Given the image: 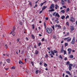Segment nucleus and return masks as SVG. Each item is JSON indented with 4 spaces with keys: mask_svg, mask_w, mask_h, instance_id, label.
Masks as SVG:
<instances>
[{
    "mask_svg": "<svg viewBox=\"0 0 77 77\" xmlns=\"http://www.w3.org/2000/svg\"><path fill=\"white\" fill-rule=\"evenodd\" d=\"M46 30L47 33H48L49 34H50L52 32L53 30L51 28H47L46 29Z\"/></svg>",
    "mask_w": 77,
    "mask_h": 77,
    "instance_id": "f257e3e1",
    "label": "nucleus"
},
{
    "mask_svg": "<svg viewBox=\"0 0 77 77\" xmlns=\"http://www.w3.org/2000/svg\"><path fill=\"white\" fill-rule=\"evenodd\" d=\"M53 16H55V17H58L59 18L60 17V15L58 13H57L56 12H54V13H53Z\"/></svg>",
    "mask_w": 77,
    "mask_h": 77,
    "instance_id": "f03ea898",
    "label": "nucleus"
},
{
    "mask_svg": "<svg viewBox=\"0 0 77 77\" xmlns=\"http://www.w3.org/2000/svg\"><path fill=\"white\" fill-rule=\"evenodd\" d=\"M75 43V37H73V39L71 42V44H74Z\"/></svg>",
    "mask_w": 77,
    "mask_h": 77,
    "instance_id": "7ed1b4c3",
    "label": "nucleus"
},
{
    "mask_svg": "<svg viewBox=\"0 0 77 77\" xmlns=\"http://www.w3.org/2000/svg\"><path fill=\"white\" fill-rule=\"evenodd\" d=\"M67 51L68 52L69 55V54H71V51H72V49L71 48H69L67 49Z\"/></svg>",
    "mask_w": 77,
    "mask_h": 77,
    "instance_id": "20e7f679",
    "label": "nucleus"
},
{
    "mask_svg": "<svg viewBox=\"0 0 77 77\" xmlns=\"http://www.w3.org/2000/svg\"><path fill=\"white\" fill-rule=\"evenodd\" d=\"M57 27H58V29H61V28H62V26H60V25H58L57 24H56L55 26V28H56Z\"/></svg>",
    "mask_w": 77,
    "mask_h": 77,
    "instance_id": "39448f33",
    "label": "nucleus"
},
{
    "mask_svg": "<svg viewBox=\"0 0 77 77\" xmlns=\"http://www.w3.org/2000/svg\"><path fill=\"white\" fill-rule=\"evenodd\" d=\"M74 26H70V30H71L72 32V31H73V30H74Z\"/></svg>",
    "mask_w": 77,
    "mask_h": 77,
    "instance_id": "423d86ee",
    "label": "nucleus"
},
{
    "mask_svg": "<svg viewBox=\"0 0 77 77\" xmlns=\"http://www.w3.org/2000/svg\"><path fill=\"white\" fill-rule=\"evenodd\" d=\"M70 20L71 22H74V21H75V19L73 17H72L71 19H70Z\"/></svg>",
    "mask_w": 77,
    "mask_h": 77,
    "instance_id": "0eeeda50",
    "label": "nucleus"
},
{
    "mask_svg": "<svg viewBox=\"0 0 77 77\" xmlns=\"http://www.w3.org/2000/svg\"><path fill=\"white\" fill-rule=\"evenodd\" d=\"M54 8V4H52L51 6L50 7V9H53Z\"/></svg>",
    "mask_w": 77,
    "mask_h": 77,
    "instance_id": "6e6552de",
    "label": "nucleus"
},
{
    "mask_svg": "<svg viewBox=\"0 0 77 77\" xmlns=\"http://www.w3.org/2000/svg\"><path fill=\"white\" fill-rule=\"evenodd\" d=\"M66 72L67 73V74H69V75H71V74L69 72V71H66Z\"/></svg>",
    "mask_w": 77,
    "mask_h": 77,
    "instance_id": "1a4fd4ad",
    "label": "nucleus"
},
{
    "mask_svg": "<svg viewBox=\"0 0 77 77\" xmlns=\"http://www.w3.org/2000/svg\"><path fill=\"white\" fill-rule=\"evenodd\" d=\"M57 8H59V6L57 5L56 4L55 7V9H57Z\"/></svg>",
    "mask_w": 77,
    "mask_h": 77,
    "instance_id": "9d476101",
    "label": "nucleus"
},
{
    "mask_svg": "<svg viewBox=\"0 0 77 77\" xmlns=\"http://www.w3.org/2000/svg\"><path fill=\"white\" fill-rule=\"evenodd\" d=\"M6 61L7 62V63H10V59H7L6 60Z\"/></svg>",
    "mask_w": 77,
    "mask_h": 77,
    "instance_id": "9b49d317",
    "label": "nucleus"
},
{
    "mask_svg": "<svg viewBox=\"0 0 77 77\" xmlns=\"http://www.w3.org/2000/svg\"><path fill=\"white\" fill-rule=\"evenodd\" d=\"M61 2L62 3V5H64L65 4V2L63 0H61Z\"/></svg>",
    "mask_w": 77,
    "mask_h": 77,
    "instance_id": "f8f14e48",
    "label": "nucleus"
},
{
    "mask_svg": "<svg viewBox=\"0 0 77 77\" xmlns=\"http://www.w3.org/2000/svg\"><path fill=\"white\" fill-rule=\"evenodd\" d=\"M69 38H70V37H68L66 38H64V41H67L68 39H69Z\"/></svg>",
    "mask_w": 77,
    "mask_h": 77,
    "instance_id": "ddd939ff",
    "label": "nucleus"
},
{
    "mask_svg": "<svg viewBox=\"0 0 77 77\" xmlns=\"http://www.w3.org/2000/svg\"><path fill=\"white\" fill-rule=\"evenodd\" d=\"M64 45L65 47H66V46H68V43H65Z\"/></svg>",
    "mask_w": 77,
    "mask_h": 77,
    "instance_id": "4468645a",
    "label": "nucleus"
},
{
    "mask_svg": "<svg viewBox=\"0 0 77 77\" xmlns=\"http://www.w3.org/2000/svg\"><path fill=\"white\" fill-rule=\"evenodd\" d=\"M71 41V38H70L69 39H68L67 41V42H69V41Z\"/></svg>",
    "mask_w": 77,
    "mask_h": 77,
    "instance_id": "2eb2a0df",
    "label": "nucleus"
},
{
    "mask_svg": "<svg viewBox=\"0 0 77 77\" xmlns=\"http://www.w3.org/2000/svg\"><path fill=\"white\" fill-rule=\"evenodd\" d=\"M47 7H46L45 6H44L43 8H42V11H44V9H46V8H47Z\"/></svg>",
    "mask_w": 77,
    "mask_h": 77,
    "instance_id": "dca6fc26",
    "label": "nucleus"
},
{
    "mask_svg": "<svg viewBox=\"0 0 77 77\" xmlns=\"http://www.w3.org/2000/svg\"><path fill=\"white\" fill-rule=\"evenodd\" d=\"M69 8H68L66 10V12H69Z\"/></svg>",
    "mask_w": 77,
    "mask_h": 77,
    "instance_id": "f3484780",
    "label": "nucleus"
},
{
    "mask_svg": "<svg viewBox=\"0 0 77 77\" xmlns=\"http://www.w3.org/2000/svg\"><path fill=\"white\" fill-rule=\"evenodd\" d=\"M60 12H62L63 14H64L65 13V10H63L61 11Z\"/></svg>",
    "mask_w": 77,
    "mask_h": 77,
    "instance_id": "a211bd4d",
    "label": "nucleus"
},
{
    "mask_svg": "<svg viewBox=\"0 0 77 77\" xmlns=\"http://www.w3.org/2000/svg\"><path fill=\"white\" fill-rule=\"evenodd\" d=\"M38 53H39V52L37 50H36V51H35V54H38Z\"/></svg>",
    "mask_w": 77,
    "mask_h": 77,
    "instance_id": "6ab92c4d",
    "label": "nucleus"
},
{
    "mask_svg": "<svg viewBox=\"0 0 77 77\" xmlns=\"http://www.w3.org/2000/svg\"><path fill=\"white\" fill-rule=\"evenodd\" d=\"M51 54H53V55H54V52H53V51L51 50Z\"/></svg>",
    "mask_w": 77,
    "mask_h": 77,
    "instance_id": "aec40b11",
    "label": "nucleus"
},
{
    "mask_svg": "<svg viewBox=\"0 0 77 77\" xmlns=\"http://www.w3.org/2000/svg\"><path fill=\"white\" fill-rule=\"evenodd\" d=\"M65 17L64 16H62L61 17V18L62 20H64V18H65Z\"/></svg>",
    "mask_w": 77,
    "mask_h": 77,
    "instance_id": "412c9836",
    "label": "nucleus"
},
{
    "mask_svg": "<svg viewBox=\"0 0 77 77\" xmlns=\"http://www.w3.org/2000/svg\"><path fill=\"white\" fill-rule=\"evenodd\" d=\"M15 26H14L13 27V29L12 30L13 32H14V31H15Z\"/></svg>",
    "mask_w": 77,
    "mask_h": 77,
    "instance_id": "4be33fe9",
    "label": "nucleus"
},
{
    "mask_svg": "<svg viewBox=\"0 0 77 77\" xmlns=\"http://www.w3.org/2000/svg\"><path fill=\"white\" fill-rule=\"evenodd\" d=\"M44 66H45V67H46V66H47V64L46 63H44Z\"/></svg>",
    "mask_w": 77,
    "mask_h": 77,
    "instance_id": "5701e85b",
    "label": "nucleus"
},
{
    "mask_svg": "<svg viewBox=\"0 0 77 77\" xmlns=\"http://www.w3.org/2000/svg\"><path fill=\"white\" fill-rule=\"evenodd\" d=\"M31 36L32 39H34L35 38V36H34V35H33V34L31 35Z\"/></svg>",
    "mask_w": 77,
    "mask_h": 77,
    "instance_id": "b1692460",
    "label": "nucleus"
},
{
    "mask_svg": "<svg viewBox=\"0 0 77 77\" xmlns=\"http://www.w3.org/2000/svg\"><path fill=\"white\" fill-rule=\"evenodd\" d=\"M73 66V65L72 64H69V67H71V66Z\"/></svg>",
    "mask_w": 77,
    "mask_h": 77,
    "instance_id": "393cba45",
    "label": "nucleus"
},
{
    "mask_svg": "<svg viewBox=\"0 0 77 77\" xmlns=\"http://www.w3.org/2000/svg\"><path fill=\"white\" fill-rule=\"evenodd\" d=\"M70 58H73V57H74V56H73V55H70Z\"/></svg>",
    "mask_w": 77,
    "mask_h": 77,
    "instance_id": "a878e982",
    "label": "nucleus"
},
{
    "mask_svg": "<svg viewBox=\"0 0 77 77\" xmlns=\"http://www.w3.org/2000/svg\"><path fill=\"white\" fill-rule=\"evenodd\" d=\"M41 42H40L38 43V46L39 47H40V46H41Z\"/></svg>",
    "mask_w": 77,
    "mask_h": 77,
    "instance_id": "bb28decb",
    "label": "nucleus"
},
{
    "mask_svg": "<svg viewBox=\"0 0 77 77\" xmlns=\"http://www.w3.org/2000/svg\"><path fill=\"white\" fill-rule=\"evenodd\" d=\"M51 27L54 30V26L53 25Z\"/></svg>",
    "mask_w": 77,
    "mask_h": 77,
    "instance_id": "cd10ccee",
    "label": "nucleus"
},
{
    "mask_svg": "<svg viewBox=\"0 0 77 77\" xmlns=\"http://www.w3.org/2000/svg\"><path fill=\"white\" fill-rule=\"evenodd\" d=\"M69 70L71 71V69H72V67H69Z\"/></svg>",
    "mask_w": 77,
    "mask_h": 77,
    "instance_id": "c85d7f7f",
    "label": "nucleus"
},
{
    "mask_svg": "<svg viewBox=\"0 0 77 77\" xmlns=\"http://www.w3.org/2000/svg\"><path fill=\"white\" fill-rule=\"evenodd\" d=\"M67 2L68 3H71V1L70 0H67Z\"/></svg>",
    "mask_w": 77,
    "mask_h": 77,
    "instance_id": "c756f323",
    "label": "nucleus"
},
{
    "mask_svg": "<svg viewBox=\"0 0 77 77\" xmlns=\"http://www.w3.org/2000/svg\"><path fill=\"white\" fill-rule=\"evenodd\" d=\"M53 51H54V53H57V51L56 50H54Z\"/></svg>",
    "mask_w": 77,
    "mask_h": 77,
    "instance_id": "7c9ffc66",
    "label": "nucleus"
},
{
    "mask_svg": "<svg viewBox=\"0 0 77 77\" xmlns=\"http://www.w3.org/2000/svg\"><path fill=\"white\" fill-rule=\"evenodd\" d=\"M66 25L68 26H69V22H67L66 23Z\"/></svg>",
    "mask_w": 77,
    "mask_h": 77,
    "instance_id": "2f4dec72",
    "label": "nucleus"
},
{
    "mask_svg": "<svg viewBox=\"0 0 77 77\" xmlns=\"http://www.w3.org/2000/svg\"><path fill=\"white\" fill-rule=\"evenodd\" d=\"M32 27L33 29H35V26H34V24H32Z\"/></svg>",
    "mask_w": 77,
    "mask_h": 77,
    "instance_id": "473e14b6",
    "label": "nucleus"
},
{
    "mask_svg": "<svg viewBox=\"0 0 77 77\" xmlns=\"http://www.w3.org/2000/svg\"><path fill=\"white\" fill-rule=\"evenodd\" d=\"M59 58L61 59H63V58L62 57V55H60L59 56Z\"/></svg>",
    "mask_w": 77,
    "mask_h": 77,
    "instance_id": "72a5a7b5",
    "label": "nucleus"
},
{
    "mask_svg": "<svg viewBox=\"0 0 77 77\" xmlns=\"http://www.w3.org/2000/svg\"><path fill=\"white\" fill-rule=\"evenodd\" d=\"M19 63H22V64H23V63L22 62V61H21V60H20L19 62Z\"/></svg>",
    "mask_w": 77,
    "mask_h": 77,
    "instance_id": "f704fd0d",
    "label": "nucleus"
},
{
    "mask_svg": "<svg viewBox=\"0 0 77 77\" xmlns=\"http://www.w3.org/2000/svg\"><path fill=\"white\" fill-rule=\"evenodd\" d=\"M28 71V69H26V72L28 74L29 73V71Z\"/></svg>",
    "mask_w": 77,
    "mask_h": 77,
    "instance_id": "c9c22d12",
    "label": "nucleus"
},
{
    "mask_svg": "<svg viewBox=\"0 0 77 77\" xmlns=\"http://www.w3.org/2000/svg\"><path fill=\"white\" fill-rule=\"evenodd\" d=\"M63 51L64 52V55L66 54V51L65 50H64Z\"/></svg>",
    "mask_w": 77,
    "mask_h": 77,
    "instance_id": "e433bc0d",
    "label": "nucleus"
},
{
    "mask_svg": "<svg viewBox=\"0 0 77 77\" xmlns=\"http://www.w3.org/2000/svg\"><path fill=\"white\" fill-rule=\"evenodd\" d=\"M69 16H66V20L67 19V18H69Z\"/></svg>",
    "mask_w": 77,
    "mask_h": 77,
    "instance_id": "4c0bfd02",
    "label": "nucleus"
},
{
    "mask_svg": "<svg viewBox=\"0 0 77 77\" xmlns=\"http://www.w3.org/2000/svg\"><path fill=\"white\" fill-rule=\"evenodd\" d=\"M38 72H39V70H37L36 71L35 73H36V74H38Z\"/></svg>",
    "mask_w": 77,
    "mask_h": 77,
    "instance_id": "58836bf2",
    "label": "nucleus"
},
{
    "mask_svg": "<svg viewBox=\"0 0 77 77\" xmlns=\"http://www.w3.org/2000/svg\"><path fill=\"white\" fill-rule=\"evenodd\" d=\"M43 11V10H42L40 11H39V14H41V13H42V12Z\"/></svg>",
    "mask_w": 77,
    "mask_h": 77,
    "instance_id": "ea45409f",
    "label": "nucleus"
},
{
    "mask_svg": "<svg viewBox=\"0 0 77 77\" xmlns=\"http://www.w3.org/2000/svg\"><path fill=\"white\" fill-rule=\"evenodd\" d=\"M66 65H69V61H68L66 63Z\"/></svg>",
    "mask_w": 77,
    "mask_h": 77,
    "instance_id": "a19ab883",
    "label": "nucleus"
},
{
    "mask_svg": "<svg viewBox=\"0 0 77 77\" xmlns=\"http://www.w3.org/2000/svg\"><path fill=\"white\" fill-rule=\"evenodd\" d=\"M5 48H8V46L7 44H6L5 45Z\"/></svg>",
    "mask_w": 77,
    "mask_h": 77,
    "instance_id": "79ce46f5",
    "label": "nucleus"
},
{
    "mask_svg": "<svg viewBox=\"0 0 77 77\" xmlns=\"http://www.w3.org/2000/svg\"><path fill=\"white\" fill-rule=\"evenodd\" d=\"M43 5H44V3H42L40 4V6H43Z\"/></svg>",
    "mask_w": 77,
    "mask_h": 77,
    "instance_id": "37998d69",
    "label": "nucleus"
},
{
    "mask_svg": "<svg viewBox=\"0 0 77 77\" xmlns=\"http://www.w3.org/2000/svg\"><path fill=\"white\" fill-rule=\"evenodd\" d=\"M11 69H15V67L14 66H13L11 67Z\"/></svg>",
    "mask_w": 77,
    "mask_h": 77,
    "instance_id": "c03bdc74",
    "label": "nucleus"
},
{
    "mask_svg": "<svg viewBox=\"0 0 77 77\" xmlns=\"http://www.w3.org/2000/svg\"><path fill=\"white\" fill-rule=\"evenodd\" d=\"M48 57V55L47 54L45 56V57L46 58Z\"/></svg>",
    "mask_w": 77,
    "mask_h": 77,
    "instance_id": "a18cd8bd",
    "label": "nucleus"
},
{
    "mask_svg": "<svg viewBox=\"0 0 77 77\" xmlns=\"http://www.w3.org/2000/svg\"><path fill=\"white\" fill-rule=\"evenodd\" d=\"M17 42H19V41H20V38H17Z\"/></svg>",
    "mask_w": 77,
    "mask_h": 77,
    "instance_id": "49530a36",
    "label": "nucleus"
},
{
    "mask_svg": "<svg viewBox=\"0 0 77 77\" xmlns=\"http://www.w3.org/2000/svg\"><path fill=\"white\" fill-rule=\"evenodd\" d=\"M63 48L61 49V53H63Z\"/></svg>",
    "mask_w": 77,
    "mask_h": 77,
    "instance_id": "de8ad7c7",
    "label": "nucleus"
},
{
    "mask_svg": "<svg viewBox=\"0 0 77 77\" xmlns=\"http://www.w3.org/2000/svg\"><path fill=\"white\" fill-rule=\"evenodd\" d=\"M19 24L20 25H22V22H19Z\"/></svg>",
    "mask_w": 77,
    "mask_h": 77,
    "instance_id": "09e8293b",
    "label": "nucleus"
},
{
    "mask_svg": "<svg viewBox=\"0 0 77 77\" xmlns=\"http://www.w3.org/2000/svg\"><path fill=\"white\" fill-rule=\"evenodd\" d=\"M63 8H66V7L65 6H63Z\"/></svg>",
    "mask_w": 77,
    "mask_h": 77,
    "instance_id": "8fccbe9b",
    "label": "nucleus"
},
{
    "mask_svg": "<svg viewBox=\"0 0 77 77\" xmlns=\"http://www.w3.org/2000/svg\"><path fill=\"white\" fill-rule=\"evenodd\" d=\"M53 38H54V39H56V36L54 35Z\"/></svg>",
    "mask_w": 77,
    "mask_h": 77,
    "instance_id": "3c124183",
    "label": "nucleus"
},
{
    "mask_svg": "<svg viewBox=\"0 0 77 77\" xmlns=\"http://www.w3.org/2000/svg\"><path fill=\"white\" fill-rule=\"evenodd\" d=\"M2 65V62H0V66H1Z\"/></svg>",
    "mask_w": 77,
    "mask_h": 77,
    "instance_id": "603ef678",
    "label": "nucleus"
},
{
    "mask_svg": "<svg viewBox=\"0 0 77 77\" xmlns=\"http://www.w3.org/2000/svg\"><path fill=\"white\" fill-rule=\"evenodd\" d=\"M63 29L64 30H65V29H66V27H65V26H64L63 28Z\"/></svg>",
    "mask_w": 77,
    "mask_h": 77,
    "instance_id": "864d4df0",
    "label": "nucleus"
},
{
    "mask_svg": "<svg viewBox=\"0 0 77 77\" xmlns=\"http://www.w3.org/2000/svg\"><path fill=\"white\" fill-rule=\"evenodd\" d=\"M64 60H67V58H66V57H65L64 58Z\"/></svg>",
    "mask_w": 77,
    "mask_h": 77,
    "instance_id": "5fc2aeb1",
    "label": "nucleus"
},
{
    "mask_svg": "<svg viewBox=\"0 0 77 77\" xmlns=\"http://www.w3.org/2000/svg\"><path fill=\"white\" fill-rule=\"evenodd\" d=\"M54 11V9H51V11L53 12V11Z\"/></svg>",
    "mask_w": 77,
    "mask_h": 77,
    "instance_id": "6e6d98bb",
    "label": "nucleus"
},
{
    "mask_svg": "<svg viewBox=\"0 0 77 77\" xmlns=\"http://www.w3.org/2000/svg\"><path fill=\"white\" fill-rule=\"evenodd\" d=\"M63 77H65V73H63Z\"/></svg>",
    "mask_w": 77,
    "mask_h": 77,
    "instance_id": "4d7b16f0",
    "label": "nucleus"
},
{
    "mask_svg": "<svg viewBox=\"0 0 77 77\" xmlns=\"http://www.w3.org/2000/svg\"><path fill=\"white\" fill-rule=\"evenodd\" d=\"M47 49H48V50H50V48H49V47H48V48H47Z\"/></svg>",
    "mask_w": 77,
    "mask_h": 77,
    "instance_id": "13d9d810",
    "label": "nucleus"
},
{
    "mask_svg": "<svg viewBox=\"0 0 77 77\" xmlns=\"http://www.w3.org/2000/svg\"><path fill=\"white\" fill-rule=\"evenodd\" d=\"M67 35H69V32H67Z\"/></svg>",
    "mask_w": 77,
    "mask_h": 77,
    "instance_id": "bf43d9fd",
    "label": "nucleus"
},
{
    "mask_svg": "<svg viewBox=\"0 0 77 77\" xmlns=\"http://www.w3.org/2000/svg\"><path fill=\"white\" fill-rule=\"evenodd\" d=\"M42 41H44V38H43L42 40Z\"/></svg>",
    "mask_w": 77,
    "mask_h": 77,
    "instance_id": "052dcab7",
    "label": "nucleus"
},
{
    "mask_svg": "<svg viewBox=\"0 0 77 77\" xmlns=\"http://www.w3.org/2000/svg\"><path fill=\"white\" fill-rule=\"evenodd\" d=\"M6 55H7V56H8H8H9V55L8 54H7Z\"/></svg>",
    "mask_w": 77,
    "mask_h": 77,
    "instance_id": "680f3d73",
    "label": "nucleus"
},
{
    "mask_svg": "<svg viewBox=\"0 0 77 77\" xmlns=\"http://www.w3.org/2000/svg\"><path fill=\"white\" fill-rule=\"evenodd\" d=\"M54 1L55 2H57V0H54Z\"/></svg>",
    "mask_w": 77,
    "mask_h": 77,
    "instance_id": "e2e57ef3",
    "label": "nucleus"
},
{
    "mask_svg": "<svg viewBox=\"0 0 77 77\" xmlns=\"http://www.w3.org/2000/svg\"><path fill=\"white\" fill-rule=\"evenodd\" d=\"M65 77H69V76H68V75H66L65 76Z\"/></svg>",
    "mask_w": 77,
    "mask_h": 77,
    "instance_id": "0e129e2a",
    "label": "nucleus"
},
{
    "mask_svg": "<svg viewBox=\"0 0 77 77\" xmlns=\"http://www.w3.org/2000/svg\"><path fill=\"white\" fill-rule=\"evenodd\" d=\"M44 26L45 27V22L44 23Z\"/></svg>",
    "mask_w": 77,
    "mask_h": 77,
    "instance_id": "69168bd1",
    "label": "nucleus"
},
{
    "mask_svg": "<svg viewBox=\"0 0 77 77\" xmlns=\"http://www.w3.org/2000/svg\"><path fill=\"white\" fill-rule=\"evenodd\" d=\"M63 42V40H62V41L61 42V44H62Z\"/></svg>",
    "mask_w": 77,
    "mask_h": 77,
    "instance_id": "338daca9",
    "label": "nucleus"
},
{
    "mask_svg": "<svg viewBox=\"0 0 77 77\" xmlns=\"http://www.w3.org/2000/svg\"><path fill=\"white\" fill-rule=\"evenodd\" d=\"M48 19V17L46 18V20H47Z\"/></svg>",
    "mask_w": 77,
    "mask_h": 77,
    "instance_id": "774afa93",
    "label": "nucleus"
}]
</instances>
